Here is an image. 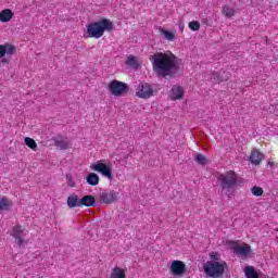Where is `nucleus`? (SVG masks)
Instances as JSON below:
<instances>
[{
  "label": "nucleus",
  "mask_w": 278,
  "mask_h": 278,
  "mask_svg": "<svg viewBox=\"0 0 278 278\" xmlns=\"http://www.w3.org/2000/svg\"><path fill=\"white\" fill-rule=\"evenodd\" d=\"M152 68L159 77H175L179 73V58L173 52H156L151 56Z\"/></svg>",
  "instance_id": "nucleus-1"
},
{
  "label": "nucleus",
  "mask_w": 278,
  "mask_h": 278,
  "mask_svg": "<svg viewBox=\"0 0 278 278\" xmlns=\"http://www.w3.org/2000/svg\"><path fill=\"white\" fill-rule=\"evenodd\" d=\"M217 179L226 197H228V199H232L233 188L238 186V174H236L233 170L226 172L225 174H220Z\"/></svg>",
  "instance_id": "nucleus-2"
},
{
  "label": "nucleus",
  "mask_w": 278,
  "mask_h": 278,
  "mask_svg": "<svg viewBox=\"0 0 278 278\" xmlns=\"http://www.w3.org/2000/svg\"><path fill=\"white\" fill-rule=\"evenodd\" d=\"M114 24L106 18L87 25V34L89 38H101L105 31H113Z\"/></svg>",
  "instance_id": "nucleus-3"
},
{
  "label": "nucleus",
  "mask_w": 278,
  "mask_h": 278,
  "mask_svg": "<svg viewBox=\"0 0 278 278\" xmlns=\"http://www.w3.org/2000/svg\"><path fill=\"white\" fill-rule=\"evenodd\" d=\"M228 265L225 261L216 262V261H207L203 264V270L207 277L212 278H220L225 275V270H227Z\"/></svg>",
  "instance_id": "nucleus-4"
},
{
  "label": "nucleus",
  "mask_w": 278,
  "mask_h": 278,
  "mask_svg": "<svg viewBox=\"0 0 278 278\" xmlns=\"http://www.w3.org/2000/svg\"><path fill=\"white\" fill-rule=\"evenodd\" d=\"M108 88L113 97H123L129 92V85L119 80H112Z\"/></svg>",
  "instance_id": "nucleus-5"
},
{
  "label": "nucleus",
  "mask_w": 278,
  "mask_h": 278,
  "mask_svg": "<svg viewBox=\"0 0 278 278\" xmlns=\"http://www.w3.org/2000/svg\"><path fill=\"white\" fill-rule=\"evenodd\" d=\"M16 53V47L10 43L0 45L1 64H10V60Z\"/></svg>",
  "instance_id": "nucleus-6"
},
{
  "label": "nucleus",
  "mask_w": 278,
  "mask_h": 278,
  "mask_svg": "<svg viewBox=\"0 0 278 278\" xmlns=\"http://www.w3.org/2000/svg\"><path fill=\"white\" fill-rule=\"evenodd\" d=\"M153 86L149 83L142 81L136 88V97H139V99H151V97H153Z\"/></svg>",
  "instance_id": "nucleus-7"
},
{
  "label": "nucleus",
  "mask_w": 278,
  "mask_h": 278,
  "mask_svg": "<svg viewBox=\"0 0 278 278\" xmlns=\"http://www.w3.org/2000/svg\"><path fill=\"white\" fill-rule=\"evenodd\" d=\"M103 161L98 162L97 164H92L90 166L91 170H96V173H101L103 177H108L110 181H112V167L110 165H106L105 163H102Z\"/></svg>",
  "instance_id": "nucleus-8"
},
{
  "label": "nucleus",
  "mask_w": 278,
  "mask_h": 278,
  "mask_svg": "<svg viewBox=\"0 0 278 278\" xmlns=\"http://www.w3.org/2000/svg\"><path fill=\"white\" fill-rule=\"evenodd\" d=\"M231 73L220 70L219 72H213L211 74V81L213 84H223V81H229Z\"/></svg>",
  "instance_id": "nucleus-9"
},
{
  "label": "nucleus",
  "mask_w": 278,
  "mask_h": 278,
  "mask_svg": "<svg viewBox=\"0 0 278 278\" xmlns=\"http://www.w3.org/2000/svg\"><path fill=\"white\" fill-rule=\"evenodd\" d=\"M169 270L174 277H182L186 275V264L181 261H173Z\"/></svg>",
  "instance_id": "nucleus-10"
},
{
  "label": "nucleus",
  "mask_w": 278,
  "mask_h": 278,
  "mask_svg": "<svg viewBox=\"0 0 278 278\" xmlns=\"http://www.w3.org/2000/svg\"><path fill=\"white\" fill-rule=\"evenodd\" d=\"M53 142H54V147H56V149H60L61 151L71 149V147H73V143H71V140L62 136L54 137Z\"/></svg>",
  "instance_id": "nucleus-11"
},
{
  "label": "nucleus",
  "mask_w": 278,
  "mask_h": 278,
  "mask_svg": "<svg viewBox=\"0 0 278 278\" xmlns=\"http://www.w3.org/2000/svg\"><path fill=\"white\" fill-rule=\"evenodd\" d=\"M100 199L102 201V203H114V201H116L118 199V192L111 190H104L102 192H100Z\"/></svg>",
  "instance_id": "nucleus-12"
},
{
  "label": "nucleus",
  "mask_w": 278,
  "mask_h": 278,
  "mask_svg": "<svg viewBox=\"0 0 278 278\" xmlns=\"http://www.w3.org/2000/svg\"><path fill=\"white\" fill-rule=\"evenodd\" d=\"M26 236L27 235L25 233V231H23V228L21 226H15L13 228L12 237L15 238L17 245L23 247V244H25Z\"/></svg>",
  "instance_id": "nucleus-13"
},
{
  "label": "nucleus",
  "mask_w": 278,
  "mask_h": 278,
  "mask_svg": "<svg viewBox=\"0 0 278 278\" xmlns=\"http://www.w3.org/2000/svg\"><path fill=\"white\" fill-rule=\"evenodd\" d=\"M81 199L75 193L71 194L67 198V207L73 208V207H81Z\"/></svg>",
  "instance_id": "nucleus-14"
},
{
  "label": "nucleus",
  "mask_w": 278,
  "mask_h": 278,
  "mask_svg": "<svg viewBox=\"0 0 278 278\" xmlns=\"http://www.w3.org/2000/svg\"><path fill=\"white\" fill-rule=\"evenodd\" d=\"M97 200L94 195H85L80 199V207L85 205V207H94Z\"/></svg>",
  "instance_id": "nucleus-15"
},
{
  "label": "nucleus",
  "mask_w": 278,
  "mask_h": 278,
  "mask_svg": "<svg viewBox=\"0 0 278 278\" xmlns=\"http://www.w3.org/2000/svg\"><path fill=\"white\" fill-rule=\"evenodd\" d=\"M262 160H264L263 153H261L257 150L252 151V153L250 155V162L252 164H255V166H258V164L262 162Z\"/></svg>",
  "instance_id": "nucleus-16"
},
{
  "label": "nucleus",
  "mask_w": 278,
  "mask_h": 278,
  "mask_svg": "<svg viewBox=\"0 0 278 278\" xmlns=\"http://www.w3.org/2000/svg\"><path fill=\"white\" fill-rule=\"evenodd\" d=\"M11 18H14V12L10 9H4L0 13V21L1 23H10Z\"/></svg>",
  "instance_id": "nucleus-17"
},
{
  "label": "nucleus",
  "mask_w": 278,
  "mask_h": 278,
  "mask_svg": "<svg viewBox=\"0 0 278 278\" xmlns=\"http://www.w3.org/2000/svg\"><path fill=\"white\" fill-rule=\"evenodd\" d=\"M233 253H236L237 255H249V253H251V247L250 245H235L233 248Z\"/></svg>",
  "instance_id": "nucleus-18"
},
{
  "label": "nucleus",
  "mask_w": 278,
  "mask_h": 278,
  "mask_svg": "<svg viewBox=\"0 0 278 278\" xmlns=\"http://www.w3.org/2000/svg\"><path fill=\"white\" fill-rule=\"evenodd\" d=\"M170 98L173 101H177V99H184V88L177 86L173 87Z\"/></svg>",
  "instance_id": "nucleus-19"
},
{
  "label": "nucleus",
  "mask_w": 278,
  "mask_h": 278,
  "mask_svg": "<svg viewBox=\"0 0 278 278\" xmlns=\"http://www.w3.org/2000/svg\"><path fill=\"white\" fill-rule=\"evenodd\" d=\"M244 274L247 278H260V275L253 266H247L244 269Z\"/></svg>",
  "instance_id": "nucleus-20"
},
{
  "label": "nucleus",
  "mask_w": 278,
  "mask_h": 278,
  "mask_svg": "<svg viewBox=\"0 0 278 278\" xmlns=\"http://www.w3.org/2000/svg\"><path fill=\"white\" fill-rule=\"evenodd\" d=\"M87 184H89V186H99V175L94 173L88 174Z\"/></svg>",
  "instance_id": "nucleus-21"
},
{
  "label": "nucleus",
  "mask_w": 278,
  "mask_h": 278,
  "mask_svg": "<svg viewBox=\"0 0 278 278\" xmlns=\"http://www.w3.org/2000/svg\"><path fill=\"white\" fill-rule=\"evenodd\" d=\"M10 207H12V202L5 197H1L0 198V210L8 211V210H10Z\"/></svg>",
  "instance_id": "nucleus-22"
},
{
  "label": "nucleus",
  "mask_w": 278,
  "mask_h": 278,
  "mask_svg": "<svg viewBox=\"0 0 278 278\" xmlns=\"http://www.w3.org/2000/svg\"><path fill=\"white\" fill-rule=\"evenodd\" d=\"M222 13L224 14V16H226V18H231V16L236 15V10L229 5H224Z\"/></svg>",
  "instance_id": "nucleus-23"
},
{
  "label": "nucleus",
  "mask_w": 278,
  "mask_h": 278,
  "mask_svg": "<svg viewBox=\"0 0 278 278\" xmlns=\"http://www.w3.org/2000/svg\"><path fill=\"white\" fill-rule=\"evenodd\" d=\"M125 269L121 267H114L111 273V278H125Z\"/></svg>",
  "instance_id": "nucleus-24"
},
{
  "label": "nucleus",
  "mask_w": 278,
  "mask_h": 278,
  "mask_svg": "<svg viewBox=\"0 0 278 278\" xmlns=\"http://www.w3.org/2000/svg\"><path fill=\"white\" fill-rule=\"evenodd\" d=\"M194 161L200 164V166H205V164H207V157H205V155L202 153L195 154Z\"/></svg>",
  "instance_id": "nucleus-25"
},
{
  "label": "nucleus",
  "mask_w": 278,
  "mask_h": 278,
  "mask_svg": "<svg viewBox=\"0 0 278 278\" xmlns=\"http://www.w3.org/2000/svg\"><path fill=\"white\" fill-rule=\"evenodd\" d=\"M126 64L127 66H131V68L138 67V61L136 60V56H134V54L128 55Z\"/></svg>",
  "instance_id": "nucleus-26"
},
{
  "label": "nucleus",
  "mask_w": 278,
  "mask_h": 278,
  "mask_svg": "<svg viewBox=\"0 0 278 278\" xmlns=\"http://www.w3.org/2000/svg\"><path fill=\"white\" fill-rule=\"evenodd\" d=\"M24 142L26 144V147H29V149H33L35 151V149H38V144L36 143V140L29 138V137H26L24 139Z\"/></svg>",
  "instance_id": "nucleus-27"
},
{
  "label": "nucleus",
  "mask_w": 278,
  "mask_h": 278,
  "mask_svg": "<svg viewBox=\"0 0 278 278\" xmlns=\"http://www.w3.org/2000/svg\"><path fill=\"white\" fill-rule=\"evenodd\" d=\"M161 34H163L165 40H169L170 42L175 40V34L168 30L161 29Z\"/></svg>",
  "instance_id": "nucleus-28"
},
{
  "label": "nucleus",
  "mask_w": 278,
  "mask_h": 278,
  "mask_svg": "<svg viewBox=\"0 0 278 278\" xmlns=\"http://www.w3.org/2000/svg\"><path fill=\"white\" fill-rule=\"evenodd\" d=\"M251 192L254 197H262V194H264V189H262V187H258V186H254L252 189H251Z\"/></svg>",
  "instance_id": "nucleus-29"
},
{
  "label": "nucleus",
  "mask_w": 278,
  "mask_h": 278,
  "mask_svg": "<svg viewBox=\"0 0 278 278\" xmlns=\"http://www.w3.org/2000/svg\"><path fill=\"white\" fill-rule=\"evenodd\" d=\"M189 28L192 31H199V29H201V24L197 21H192V22L189 23Z\"/></svg>",
  "instance_id": "nucleus-30"
},
{
  "label": "nucleus",
  "mask_w": 278,
  "mask_h": 278,
  "mask_svg": "<svg viewBox=\"0 0 278 278\" xmlns=\"http://www.w3.org/2000/svg\"><path fill=\"white\" fill-rule=\"evenodd\" d=\"M211 260H213V262H219L220 255H218V253L213 252L211 254Z\"/></svg>",
  "instance_id": "nucleus-31"
},
{
  "label": "nucleus",
  "mask_w": 278,
  "mask_h": 278,
  "mask_svg": "<svg viewBox=\"0 0 278 278\" xmlns=\"http://www.w3.org/2000/svg\"><path fill=\"white\" fill-rule=\"evenodd\" d=\"M68 186H71V188H75V181H73L72 178H70V182H68Z\"/></svg>",
  "instance_id": "nucleus-32"
},
{
  "label": "nucleus",
  "mask_w": 278,
  "mask_h": 278,
  "mask_svg": "<svg viewBox=\"0 0 278 278\" xmlns=\"http://www.w3.org/2000/svg\"><path fill=\"white\" fill-rule=\"evenodd\" d=\"M277 231H278V228H277Z\"/></svg>",
  "instance_id": "nucleus-33"
}]
</instances>
